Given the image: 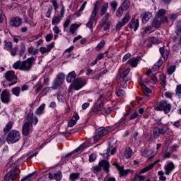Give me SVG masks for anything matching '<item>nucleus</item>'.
I'll list each match as a JSON object with an SVG mask.
<instances>
[{
    "instance_id": "obj_12",
    "label": "nucleus",
    "mask_w": 181,
    "mask_h": 181,
    "mask_svg": "<svg viewBox=\"0 0 181 181\" xmlns=\"http://www.w3.org/2000/svg\"><path fill=\"white\" fill-rule=\"evenodd\" d=\"M63 81H64V74H58L57 78L54 81L52 88H54V90L57 89L58 87H60V86L63 84Z\"/></svg>"
},
{
    "instance_id": "obj_13",
    "label": "nucleus",
    "mask_w": 181,
    "mask_h": 181,
    "mask_svg": "<svg viewBox=\"0 0 181 181\" xmlns=\"http://www.w3.org/2000/svg\"><path fill=\"white\" fill-rule=\"evenodd\" d=\"M22 25V18H19V16L17 17H12L10 19V26L11 28H19Z\"/></svg>"
},
{
    "instance_id": "obj_35",
    "label": "nucleus",
    "mask_w": 181,
    "mask_h": 181,
    "mask_svg": "<svg viewBox=\"0 0 181 181\" xmlns=\"http://www.w3.org/2000/svg\"><path fill=\"white\" fill-rule=\"evenodd\" d=\"M163 64V60L162 59H159L157 63H156L153 67H152V70L153 71H158V70H159V69H160V67L162 66V65Z\"/></svg>"
},
{
    "instance_id": "obj_19",
    "label": "nucleus",
    "mask_w": 181,
    "mask_h": 181,
    "mask_svg": "<svg viewBox=\"0 0 181 181\" xmlns=\"http://www.w3.org/2000/svg\"><path fill=\"white\" fill-rule=\"evenodd\" d=\"M26 122H28L30 126L36 125L39 122V119L36 116H33V113H29L27 117Z\"/></svg>"
},
{
    "instance_id": "obj_10",
    "label": "nucleus",
    "mask_w": 181,
    "mask_h": 181,
    "mask_svg": "<svg viewBox=\"0 0 181 181\" xmlns=\"http://www.w3.org/2000/svg\"><path fill=\"white\" fill-rule=\"evenodd\" d=\"M1 101L3 104H9L11 103V93L8 90H4L1 92Z\"/></svg>"
},
{
    "instance_id": "obj_16",
    "label": "nucleus",
    "mask_w": 181,
    "mask_h": 181,
    "mask_svg": "<svg viewBox=\"0 0 181 181\" xmlns=\"http://www.w3.org/2000/svg\"><path fill=\"white\" fill-rule=\"evenodd\" d=\"M71 85L75 90H78L80 88H83V87H84L85 83L84 81L81 80V78H78L73 81Z\"/></svg>"
},
{
    "instance_id": "obj_18",
    "label": "nucleus",
    "mask_w": 181,
    "mask_h": 181,
    "mask_svg": "<svg viewBox=\"0 0 181 181\" xmlns=\"http://www.w3.org/2000/svg\"><path fill=\"white\" fill-rule=\"evenodd\" d=\"M162 23H165L162 22V20L158 18V17H154L151 21L150 25L153 26L154 29H159L160 28Z\"/></svg>"
},
{
    "instance_id": "obj_34",
    "label": "nucleus",
    "mask_w": 181,
    "mask_h": 181,
    "mask_svg": "<svg viewBox=\"0 0 181 181\" xmlns=\"http://www.w3.org/2000/svg\"><path fill=\"white\" fill-rule=\"evenodd\" d=\"M159 162H160V160H156L154 163L148 165L147 167L144 168L142 169L141 173H145V172H148L149 170H151V169H153V166H155V165H156V163H159Z\"/></svg>"
},
{
    "instance_id": "obj_55",
    "label": "nucleus",
    "mask_w": 181,
    "mask_h": 181,
    "mask_svg": "<svg viewBox=\"0 0 181 181\" xmlns=\"http://www.w3.org/2000/svg\"><path fill=\"white\" fill-rule=\"evenodd\" d=\"M10 53H11V56H13L14 57V56H16V54L18 53V46H16L13 48H11L10 49Z\"/></svg>"
},
{
    "instance_id": "obj_1",
    "label": "nucleus",
    "mask_w": 181,
    "mask_h": 181,
    "mask_svg": "<svg viewBox=\"0 0 181 181\" xmlns=\"http://www.w3.org/2000/svg\"><path fill=\"white\" fill-rule=\"evenodd\" d=\"M36 59L35 57H31L28 58L25 61H17L13 64V69L15 70H21L22 71H30L32 70V66Z\"/></svg>"
},
{
    "instance_id": "obj_56",
    "label": "nucleus",
    "mask_w": 181,
    "mask_h": 181,
    "mask_svg": "<svg viewBox=\"0 0 181 181\" xmlns=\"http://www.w3.org/2000/svg\"><path fill=\"white\" fill-rule=\"evenodd\" d=\"M57 100L61 103H64L66 101V96L59 93L57 95Z\"/></svg>"
},
{
    "instance_id": "obj_42",
    "label": "nucleus",
    "mask_w": 181,
    "mask_h": 181,
    "mask_svg": "<svg viewBox=\"0 0 181 181\" xmlns=\"http://www.w3.org/2000/svg\"><path fill=\"white\" fill-rule=\"evenodd\" d=\"M141 86L144 95H146V97H148V94H151L152 93V90L144 84H141Z\"/></svg>"
},
{
    "instance_id": "obj_58",
    "label": "nucleus",
    "mask_w": 181,
    "mask_h": 181,
    "mask_svg": "<svg viewBox=\"0 0 181 181\" xmlns=\"http://www.w3.org/2000/svg\"><path fill=\"white\" fill-rule=\"evenodd\" d=\"M153 29V26H152V25H148L144 31V33L146 34V33H151V31Z\"/></svg>"
},
{
    "instance_id": "obj_29",
    "label": "nucleus",
    "mask_w": 181,
    "mask_h": 181,
    "mask_svg": "<svg viewBox=\"0 0 181 181\" xmlns=\"http://www.w3.org/2000/svg\"><path fill=\"white\" fill-rule=\"evenodd\" d=\"M45 108H46V104L42 103L36 109L35 112L36 115L40 116L42 114H45Z\"/></svg>"
},
{
    "instance_id": "obj_46",
    "label": "nucleus",
    "mask_w": 181,
    "mask_h": 181,
    "mask_svg": "<svg viewBox=\"0 0 181 181\" xmlns=\"http://www.w3.org/2000/svg\"><path fill=\"white\" fill-rule=\"evenodd\" d=\"M105 45V41L101 40L96 46L95 50H97V52H100V50H101V49L104 47Z\"/></svg>"
},
{
    "instance_id": "obj_48",
    "label": "nucleus",
    "mask_w": 181,
    "mask_h": 181,
    "mask_svg": "<svg viewBox=\"0 0 181 181\" xmlns=\"http://www.w3.org/2000/svg\"><path fill=\"white\" fill-rule=\"evenodd\" d=\"M34 88H35V93H39V91L43 88V86H42V81H38L36 86H34Z\"/></svg>"
},
{
    "instance_id": "obj_9",
    "label": "nucleus",
    "mask_w": 181,
    "mask_h": 181,
    "mask_svg": "<svg viewBox=\"0 0 181 181\" xmlns=\"http://www.w3.org/2000/svg\"><path fill=\"white\" fill-rule=\"evenodd\" d=\"M63 18H64V7H62V8L61 9L59 15L54 16L52 18V25H59V23L62 22V19H63Z\"/></svg>"
},
{
    "instance_id": "obj_39",
    "label": "nucleus",
    "mask_w": 181,
    "mask_h": 181,
    "mask_svg": "<svg viewBox=\"0 0 181 181\" xmlns=\"http://www.w3.org/2000/svg\"><path fill=\"white\" fill-rule=\"evenodd\" d=\"M11 93L13 95H16V97H19V95H21V87L16 86L13 88L11 89Z\"/></svg>"
},
{
    "instance_id": "obj_45",
    "label": "nucleus",
    "mask_w": 181,
    "mask_h": 181,
    "mask_svg": "<svg viewBox=\"0 0 181 181\" xmlns=\"http://www.w3.org/2000/svg\"><path fill=\"white\" fill-rule=\"evenodd\" d=\"M28 52L31 56H35L37 53V49L33 47H30L28 49Z\"/></svg>"
},
{
    "instance_id": "obj_8",
    "label": "nucleus",
    "mask_w": 181,
    "mask_h": 181,
    "mask_svg": "<svg viewBox=\"0 0 181 181\" xmlns=\"http://www.w3.org/2000/svg\"><path fill=\"white\" fill-rule=\"evenodd\" d=\"M110 132V130L105 129V128H100L97 130L96 134L93 136V141L95 142H97V141H99V139H101L104 135H107Z\"/></svg>"
},
{
    "instance_id": "obj_20",
    "label": "nucleus",
    "mask_w": 181,
    "mask_h": 181,
    "mask_svg": "<svg viewBox=\"0 0 181 181\" xmlns=\"http://www.w3.org/2000/svg\"><path fill=\"white\" fill-rule=\"evenodd\" d=\"M48 176L50 180H53L54 179V180H56V181H60L63 177L62 171H57L56 173H54V174L52 173H49Z\"/></svg>"
},
{
    "instance_id": "obj_37",
    "label": "nucleus",
    "mask_w": 181,
    "mask_h": 181,
    "mask_svg": "<svg viewBox=\"0 0 181 181\" xmlns=\"http://www.w3.org/2000/svg\"><path fill=\"white\" fill-rule=\"evenodd\" d=\"M107 9H108V3H105L100 8V16H104V15L107 13Z\"/></svg>"
},
{
    "instance_id": "obj_60",
    "label": "nucleus",
    "mask_w": 181,
    "mask_h": 181,
    "mask_svg": "<svg viewBox=\"0 0 181 181\" xmlns=\"http://www.w3.org/2000/svg\"><path fill=\"white\" fill-rule=\"evenodd\" d=\"M25 52H26V47L24 44L21 45V49L20 50V56H23L25 54Z\"/></svg>"
},
{
    "instance_id": "obj_62",
    "label": "nucleus",
    "mask_w": 181,
    "mask_h": 181,
    "mask_svg": "<svg viewBox=\"0 0 181 181\" xmlns=\"http://www.w3.org/2000/svg\"><path fill=\"white\" fill-rule=\"evenodd\" d=\"M164 95L166 98H170V100H172V97H173L174 93H173V92L168 91V92H165Z\"/></svg>"
},
{
    "instance_id": "obj_33",
    "label": "nucleus",
    "mask_w": 181,
    "mask_h": 181,
    "mask_svg": "<svg viewBox=\"0 0 181 181\" xmlns=\"http://www.w3.org/2000/svg\"><path fill=\"white\" fill-rule=\"evenodd\" d=\"M80 28V25L77 23H74L70 25L69 31H67L68 33H70L71 35H74L76 33V30Z\"/></svg>"
},
{
    "instance_id": "obj_17",
    "label": "nucleus",
    "mask_w": 181,
    "mask_h": 181,
    "mask_svg": "<svg viewBox=\"0 0 181 181\" xmlns=\"http://www.w3.org/2000/svg\"><path fill=\"white\" fill-rule=\"evenodd\" d=\"M140 17L141 18L142 23H148V22H149V19H151V18H152V12L143 11L141 13Z\"/></svg>"
},
{
    "instance_id": "obj_49",
    "label": "nucleus",
    "mask_w": 181,
    "mask_h": 181,
    "mask_svg": "<svg viewBox=\"0 0 181 181\" xmlns=\"http://www.w3.org/2000/svg\"><path fill=\"white\" fill-rule=\"evenodd\" d=\"M129 71H131V69H127L124 71L120 73L119 78H125V77H127V76H128L129 74Z\"/></svg>"
},
{
    "instance_id": "obj_3",
    "label": "nucleus",
    "mask_w": 181,
    "mask_h": 181,
    "mask_svg": "<svg viewBox=\"0 0 181 181\" xmlns=\"http://www.w3.org/2000/svg\"><path fill=\"white\" fill-rule=\"evenodd\" d=\"M19 139H21V132L18 130H11L7 135L6 142L9 145H12L19 142Z\"/></svg>"
},
{
    "instance_id": "obj_24",
    "label": "nucleus",
    "mask_w": 181,
    "mask_h": 181,
    "mask_svg": "<svg viewBox=\"0 0 181 181\" xmlns=\"http://www.w3.org/2000/svg\"><path fill=\"white\" fill-rule=\"evenodd\" d=\"M30 132V124L29 122H25L22 128V134L24 136H28Z\"/></svg>"
},
{
    "instance_id": "obj_40",
    "label": "nucleus",
    "mask_w": 181,
    "mask_h": 181,
    "mask_svg": "<svg viewBox=\"0 0 181 181\" xmlns=\"http://www.w3.org/2000/svg\"><path fill=\"white\" fill-rule=\"evenodd\" d=\"M132 149H131L129 147L127 148L124 151V157L126 159H129L132 156Z\"/></svg>"
},
{
    "instance_id": "obj_53",
    "label": "nucleus",
    "mask_w": 181,
    "mask_h": 181,
    "mask_svg": "<svg viewBox=\"0 0 181 181\" xmlns=\"http://www.w3.org/2000/svg\"><path fill=\"white\" fill-rule=\"evenodd\" d=\"M122 13H124V8H122V6H120L116 11V16L119 18L122 16Z\"/></svg>"
},
{
    "instance_id": "obj_50",
    "label": "nucleus",
    "mask_w": 181,
    "mask_h": 181,
    "mask_svg": "<svg viewBox=\"0 0 181 181\" xmlns=\"http://www.w3.org/2000/svg\"><path fill=\"white\" fill-rule=\"evenodd\" d=\"M90 170L93 173H98L99 172H101V166L98 164V165L93 166Z\"/></svg>"
},
{
    "instance_id": "obj_31",
    "label": "nucleus",
    "mask_w": 181,
    "mask_h": 181,
    "mask_svg": "<svg viewBox=\"0 0 181 181\" xmlns=\"http://www.w3.org/2000/svg\"><path fill=\"white\" fill-rule=\"evenodd\" d=\"M161 56L164 58L165 60H168L169 57V52L168 49H165V47H160L159 49Z\"/></svg>"
},
{
    "instance_id": "obj_41",
    "label": "nucleus",
    "mask_w": 181,
    "mask_h": 181,
    "mask_svg": "<svg viewBox=\"0 0 181 181\" xmlns=\"http://www.w3.org/2000/svg\"><path fill=\"white\" fill-rule=\"evenodd\" d=\"M80 177V174L78 173H72L69 175V180L71 181H76Z\"/></svg>"
},
{
    "instance_id": "obj_14",
    "label": "nucleus",
    "mask_w": 181,
    "mask_h": 181,
    "mask_svg": "<svg viewBox=\"0 0 181 181\" xmlns=\"http://www.w3.org/2000/svg\"><path fill=\"white\" fill-rule=\"evenodd\" d=\"M110 152L111 155H114V153L117 152V148L112 146V144H111V142H108V148L106 150V153H103V157L105 158V159L110 158Z\"/></svg>"
},
{
    "instance_id": "obj_59",
    "label": "nucleus",
    "mask_w": 181,
    "mask_h": 181,
    "mask_svg": "<svg viewBox=\"0 0 181 181\" xmlns=\"http://www.w3.org/2000/svg\"><path fill=\"white\" fill-rule=\"evenodd\" d=\"M52 12H53V7L51 6L48 8V10L45 14L47 18H50L52 15Z\"/></svg>"
},
{
    "instance_id": "obj_2",
    "label": "nucleus",
    "mask_w": 181,
    "mask_h": 181,
    "mask_svg": "<svg viewBox=\"0 0 181 181\" xmlns=\"http://www.w3.org/2000/svg\"><path fill=\"white\" fill-rule=\"evenodd\" d=\"M158 126H154L152 127L153 137L154 139H158L160 135H165L166 132L169 130V127L166 124H163L160 123V120H156ZM160 125H162L159 127Z\"/></svg>"
},
{
    "instance_id": "obj_23",
    "label": "nucleus",
    "mask_w": 181,
    "mask_h": 181,
    "mask_svg": "<svg viewBox=\"0 0 181 181\" xmlns=\"http://www.w3.org/2000/svg\"><path fill=\"white\" fill-rule=\"evenodd\" d=\"M53 47H54V42H51L49 45H48L46 47H42L40 48V52L42 53V54H45V53H49Z\"/></svg>"
},
{
    "instance_id": "obj_4",
    "label": "nucleus",
    "mask_w": 181,
    "mask_h": 181,
    "mask_svg": "<svg viewBox=\"0 0 181 181\" xmlns=\"http://www.w3.org/2000/svg\"><path fill=\"white\" fill-rule=\"evenodd\" d=\"M171 108L170 103H168L166 100H162L157 105L155 110L156 111H164L165 114H169Z\"/></svg>"
},
{
    "instance_id": "obj_30",
    "label": "nucleus",
    "mask_w": 181,
    "mask_h": 181,
    "mask_svg": "<svg viewBox=\"0 0 181 181\" xmlns=\"http://www.w3.org/2000/svg\"><path fill=\"white\" fill-rule=\"evenodd\" d=\"M76 76L77 74H76V71H73L70 72L66 77L67 83H71V81H74V80H76Z\"/></svg>"
},
{
    "instance_id": "obj_36",
    "label": "nucleus",
    "mask_w": 181,
    "mask_h": 181,
    "mask_svg": "<svg viewBox=\"0 0 181 181\" xmlns=\"http://www.w3.org/2000/svg\"><path fill=\"white\" fill-rule=\"evenodd\" d=\"M84 148H87V144H83L81 145L79 147H78L77 148L74 150L72 152L69 153L68 154V156H71V155H73V153H78V152H80V151H82L83 149H84Z\"/></svg>"
},
{
    "instance_id": "obj_7",
    "label": "nucleus",
    "mask_w": 181,
    "mask_h": 181,
    "mask_svg": "<svg viewBox=\"0 0 181 181\" xmlns=\"http://www.w3.org/2000/svg\"><path fill=\"white\" fill-rule=\"evenodd\" d=\"M5 78L7 81H11L12 85L18 83V76L15 74L14 71H8L5 74Z\"/></svg>"
},
{
    "instance_id": "obj_28",
    "label": "nucleus",
    "mask_w": 181,
    "mask_h": 181,
    "mask_svg": "<svg viewBox=\"0 0 181 181\" xmlns=\"http://www.w3.org/2000/svg\"><path fill=\"white\" fill-rule=\"evenodd\" d=\"M139 63V58L134 57L128 60L127 64H129L131 67H136Z\"/></svg>"
},
{
    "instance_id": "obj_43",
    "label": "nucleus",
    "mask_w": 181,
    "mask_h": 181,
    "mask_svg": "<svg viewBox=\"0 0 181 181\" xmlns=\"http://www.w3.org/2000/svg\"><path fill=\"white\" fill-rule=\"evenodd\" d=\"M131 6V2L129 0H124L122 3V8L123 7L124 11H127Z\"/></svg>"
},
{
    "instance_id": "obj_27",
    "label": "nucleus",
    "mask_w": 181,
    "mask_h": 181,
    "mask_svg": "<svg viewBox=\"0 0 181 181\" xmlns=\"http://www.w3.org/2000/svg\"><path fill=\"white\" fill-rule=\"evenodd\" d=\"M173 169H175V165L173 164V163H169L165 167V174L167 175V176H169V175H170V173L173 172Z\"/></svg>"
},
{
    "instance_id": "obj_6",
    "label": "nucleus",
    "mask_w": 181,
    "mask_h": 181,
    "mask_svg": "<svg viewBox=\"0 0 181 181\" xmlns=\"http://www.w3.org/2000/svg\"><path fill=\"white\" fill-rule=\"evenodd\" d=\"M97 6V4H95L88 22L86 23V27L89 29H93V23H94V21H95L97 18V13H98V8Z\"/></svg>"
},
{
    "instance_id": "obj_5",
    "label": "nucleus",
    "mask_w": 181,
    "mask_h": 181,
    "mask_svg": "<svg viewBox=\"0 0 181 181\" xmlns=\"http://www.w3.org/2000/svg\"><path fill=\"white\" fill-rule=\"evenodd\" d=\"M16 170L21 172V170H19V168H18V166L11 168V170L4 176V180L10 181L16 180V179H18L19 173H16Z\"/></svg>"
},
{
    "instance_id": "obj_38",
    "label": "nucleus",
    "mask_w": 181,
    "mask_h": 181,
    "mask_svg": "<svg viewBox=\"0 0 181 181\" xmlns=\"http://www.w3.org/2000/svg\"><path fill=\"white\" fill-rule=\"evenodd\" d=\"M13 127V122H8L6 125V127L4 128V134H8V132H9V131H11V129H12V127Z\"/></svg>"
},
{
    "instance_id": "obj_21",
    "label": "nucleus",
    "mask_w": 181,
    "mask_h": 181,
    "mask_svg": "<svg viewBox=\"0 0 181 181\" xmlns=\"http://www.w3.org/2000/svg\"><path fill=\"white\" fill-rule=\"evenodd\" d=\"M129 28H130V29H133L134 32H136V30H138V28H139V20L132 18L129 24Z\"/></svg>"
},
{
    "instance_id": "obj_54",
    "label": "nucleus",
    "mask_w": 181,
    "mask_h": 181,
    "mask_svg": "<svg viewBox=\"0 0 181 181\" xmlns=\"http://www.w3.org/2000/svg\"><path fill=\"white\" fill-rule=\"evenodd\" d=\"M102 28H103V30H108L110 29V22L104 21L102 24Z\"/></svg>"
},
{
    "instance_id": "obj_47",
    "label": "nucleus",
    "mask_w": 181,
    "mask_h": 181,
    "mask_svg": "<svg viewBox=\"0 0 181 181\" xmlns=\"http://www.w3.org/2000/svg\"><path fill=\"white\" fill-rule=\"evenodd\" d=\"M175 95L178 98H181V84L177 85L175 88Z\"/></svg>"
},
{
    "instance_id": "obj_61",
    "label": "nucleus",
    "mask_w": 181,
    "mask_h": 181,
    "mask_svg": "<svg viewBox=\"0 0 181 181\" xmlns=\"http://www.w3.org/2000/svg\"><path fill=\"white\" fill-rule=\"evenodd\" d=\"M139 115V114L138 113V112H134L133 114L131 115V116L129 117V121H132V119H135L136 118H138V116Z\"/></svg>"
},
{
    "instance_id": "obj_26",
    "label": "nucleus",
    "mask_w": 181,
    "mask_h": 181,
    "mask_svg": "<svg viewBox=\"0 0 181 181\" xmlns=\"http://www.w3.org/2000/svg\"><path fill=\"white\" fill-rule=\"evenodd\" d=\"M127 118L122 117L117 123L115 124L116 128L119 129L121 128H125L127 127Z\"/></svg>"
},
{
    "instance_id": "obj_57",
    "label": "nucleus",
    "mask_w": 181,
    "mask_h": 181,
    "mask_svg": "<svg viewBox=\"0 0 181 181\" xmlns=\"http://www.w3.org/2000/svg\"><path fill=\"white\" fill-rule=\"evenodd\" d=\"M151 153H152V151L146 149L141 153V156H144V158H148V156H149Z\"/></svg>"
},
{
    "instance_id": "obj_44",
    "label": "nucleus",
    "mask_w": 181,
    "mask_h": 181,
    "mask_svg": "<svg viewBox=\"0 0 181 181\" xmlns=\"http://www.w3.org/2000/svg\"><path fill=\"white\" fill-rule=\"evenodd\" d=\"M159 77L161 82V86L165 87V86H166V76L163 74H160Z\"/></svg>"
},
{
    "instance_id": "obj_22",
    "label": "nucleus",
    "mask_w": 181,
    "mask_h": 181,
    "mask_svg": "<svg viewBox=\"0 0 181 181\" xmlns=\"http://www.w3.org/2000/svg\"><path fill=\"white\" fill-rule=\"evenodd\" d=\"M99 166L103 168V170L108 173L110 172V162L106 160H102L99 162Z\"/></svg>"
},
{
    "instance_id": "obj_15",
    "label": "nucleus",
    "mask_w": 181,
    "mask_h": 181,
    "mask_svg": "<svg viewBox=\"0 0 181 181\" xmlns=\"http://www.w3.org/2000/svg\"><path fill=\"white\" fill-rule=\"evenodd\" d=\"M165 13H166V10L160 8L158 11L155 17L160 19L163 23H166L168 22V17L165 16Z\"/></svg>"
},
{
    "instance_id": "obj_11",
    "label": "nucleus",
    "mask_w": 181,
    "mask_h": 181,
    "mask_svg": "<svg viewBox=\"0 0 181 181\" xmlns=\"http://www.w3.org/2000/svg\"><path fill=\"white\" fill-rule=\"evenodd\" d=\"M131 19V16H129V13H127L122 18V21H118V23L116 24V30L119 31L122 28V26H125V24L128 23L129 22V20Z\"/></svg>"
},
{
    "instance_id": "obj_51",
    "label": "nucleus",
    "mask_w": 181,
    "mask_h": 181,
    "mask_svg": "<svg viewBox=\"0 0 181 181\" xmlns=\"http://www.w3.org/2000/svg\"><path fill=\"white\" fill-rule=\"evenodd\" d=\"M175 70H176V66L175 65L170 66L167 69L168 74H169V76H171V74H173V73H175Z\"/></svg>"
},
{
    "instance_id": "obj_25",
    "label": "nucleus",
    "mask_w": 181,
    "mask_h": 181,
    "mask_svg": "<svg viewBox=\"0 0 181 181\" xmlns=\"http://www.w3.org/2000/svg\"><path fill=\"white\" fill-rule=\"evenodd\" d=\"M117 170L121 177H124V176H127L128 173H132L131 170H124V166H117Z\"/></svg>"
},
{
    "instance_id": "obj_63",
    "label": "nucleus",
    "mask_w": 181,
    "mask_h": 181,
    "mask_svg": "<svg viewBox=\"0 0 181 181\" xmlns=\"http://www.w3.org/2000/svg\"><path fill=\"white\" fill-rule=\"evenodd\" d=\"M6 50H11L12 49V42H6L4 45Z\"/></svg>"
},
{
    "instance_id": "obj_52",
    "label": "nucleus",
    "mask_w": 181,
    "mask_h": 181,
    "mask_svg": "<svg viewBox=\"0 0 181 181\" xmlns=\"http://www.w3.org/2000/svg\"><path fill=\"white\" fill-rule=\"evenodd\" d=\"M117 97H125V91L122 89H118L116 90Z\"/></svg>"
},
{
    "instance_id": "obj_32",
    "label": "nucleus",
    "mask_w": 181,
    "mask_h": 181,
    "mask_svg": "<svg viewBox=\"0 0 181 181\" xmlns=\"http://www.w3.org/2000/svg\"><path fill=\"white\" fill-rule=\"evenodd\" d=\"M103 109H104V103H101L96 105H94L92 108V111L93 112H98L100 111H103Z\"/></svg>"
},
{
    "instance_id": "obj_64",
    "label": "nucleus",
    "mask_w": 181,
    "mask_h": 181,
    "mask_svg": "<svg viewBox=\"0 0 181 181\" xmlns=\"http://www.w3.org/2000/svg\"><path fill=\"white\" fill-rule=\"evenodd\" d=\"M35 175V173H32L28 174V175H26L25 177H24L21 181H26L28 180V179H30V177H32L33 175Z\"/></svg>"
}]
</instances>
